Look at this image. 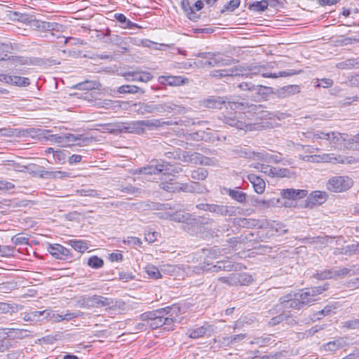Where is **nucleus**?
<instances>
[{
    "label": "nucleus",
    "mask_w": 359,
    "mask_h": 359,
    "mask_svg": "<svg viewBox=\"0 0 359 359\" xmlns=\"http://www.w3.org/2000/svg\"><path fill=\"white\" fill-rule=\"evenodd\" d=\"M327 289V285L318 286L301 290L299 292L289 293L279 299V304L266 311L269 315L277 313L278 308L294 309L300 310L306 307L317 300L316 297Z\"/></svg>",
    "instance_id": "f257e3e1"
},
{
    "label": "nucleus",
    "mask_w": 359,
    "mask_h": 359,
    "mask_svg": "<svg viewBox=\"0 0 359 359\" xmlns=\"http://www.w3.org/2000/svg\"><path fill=\"white\" fill-rule=\"evenodd\" d=\"M142 116L147 114L161 115L165 113L183 114L185 108L173 102L155 103L154 101L142 102Z\"/></svg>",
    "instance_id": "f03ea898"
},
{
    "label": "nucleus",
    "mask_w": 359,
    "mask_h": 359,
    "mask_svg": "<svg viewBox=\"0 0 359 359\" xmlns=\"http://www.w3.org/2000/svg\"><path fill=\"white\" fill-rule=\"evenodd\" d=\"M175 170L172 169V165L166 162H158L157 160L151 161L150 164L136 169L134 172L135 174H145V175H171Z\"/></svg>",
    "instance_id": "7ed1b4c3"
},
{
    "label": "nucleus",
    "mask_w": 359,
    "mask_h": 359,
    "mask_svg": "<svg viewBox=\"0 0 359 359\" xmlns=\"http://www.w3.org/2000/svg\"><path fill=\"white\" fill-rule=\"evenodd\" d=\"M353 185V180L347 176H334L329 179L327 189L332 192H342L350 189Z\"/></svg>",
    "instance_id": "20e7f679"
},
{
    "label": "nucleus",
    "mask_w": 359,
    "mask_h": 359,
    "mask_svg": "<svg viewBox=\"0 0 359 359\" xmlns=\"http://www.w3.org/2000/svg\"><path fill=\"white\" fill-rule=\"evenodd\" d=\"M50 140L60 144L62 146L68 145L71 142H74L77 140H81L83 144H88L93 141V137H84L83 135H74L71 133H65V134H55L51 135Z\"/></svg>",
    "instance_id": "39448f33"
},
{
    "label": "nucleus",
    "mask_w": 359,
    "mask_h": 359,
    "mask_svg": "<svg viewBox=\"0 0 359 359\" xmlns=\"http://www.w3.org/2000/svg\"><path fill=\"white\" fill-rule=\"evenodd\" d=\"M166 218L171 221L184 223L187 225L191 226H198L201 223L200 221V217L197 218L193 217L191 214L186 212L184 210H179L172 213H168Z\"/></svg>",
    "instance_id": "423d86ee"
},
{
    "label": "nucleus",
    "mask_w": 359,
    "mask_h": 359,
    "mask_svg": "<svg viewBox=\"0 0 359 359\" xmlns=\"http://www.w3.org/2000/svg\"><path fill=\"white\" fill-rule=\"evenodd\" d=\"M162 312L160 309L145 312L140 316V318L147 322V325L153 330L163 327V314Z\"/></svg>",
    "instance_id": "0eeeda50"
},
{
    "label": "nucleus",
    "mask_w": 359,
    "mask_h": 359,
    "mask_svg": "<svg viewBox=\"0 0 359 359\" xmlns=\"http://www.w3.org/2000/svg\"><path fill=\"white\" fill-rule=\"evenodd\" d=\"M216 327L205 322L201 326L189 330V337L196 339L202 337H210L215 332Z\"/></svg>",
    "instance_id": "6e6552de"
},
{
    "label": "nucleus",
    "mask_w": 359,
    "mask_h": 359,
    "mask_svg": "<svg viewBox=\"0 0 359 359\" xmlns=\"http://www.w3.org/2000/svg\"><path fill=\"white\" fill-rule=\"evenodd\" d=\"M47 250L53 257L58 259L67 260L73 257L69 249L57 243L50 244Z\"/></svg>",
    "instance_id": "1a4fd4ad"
},
{
    "label": "nucleus",
    "mask_w": 359,
    "mask_h": 359,
    "mask_svg": "<svg viewBox=\"0 0 359 359\" xmlns=\"http://www.w3.org/2000/svg\"><path fill=\"white\" fill-rule=\"evenodd\" d=\"M160 84L170 86H181L189 83V79L181 76L165 74L158 76Z\"/></svg>",
    "instance_id": "9d476101"
},
{
    "label": "nucleus",
    "mask_w": 359,
    "mask_h": 359,
    "mask_svg": "<svg viewBox=\"0 0 359 359\" xmlns=\"http://www.w3.org/2000/svg\"><path fill=\"white\" fill-rule=\"evenodd\" d=\"M115 130L119 132L136 134H142L145 131V129L142 128L141 121H135L121 125H117Z\"/></svg>",
    "instance_id": "9b49d317"
},
{
    "label": "nucleus",
    "mask_w": 359,
    "mask_h": 359,
    "mask_svg": "<svg viewBox=\"0 0 359 359\" xmlns=\"http://www.w3.org/2000/svg\"><path fill=\"white\" fill-rule=\"evenodd\" d=\"M264 69V66H259V67H252L250 69V70L252 71H255V74H262V76L264 78H278L279 76H281V77H283V76H293V75H296V74H298L299 73L301 72V71H295V70H293V69H288V70H286V71H281V72H279L278 74L276 73H264L263 72V69Z\"/></svg>",
    "instance_id": "f8f14e48"
},
{
    "label": "nucleus",
    "mask_w": 359,
    "mask_h": 359,
    "mask_svg": "<svg viewBox=\"0 0 359 359\" xmlns=\"http://www.w3.org/2000/svg\"><path fill=\"white\" fill-rule=\"evenodd\" d=\"M226 99L220 96H209L200 101V106L208 109H221L225 104Z\"/></svg>",
    "instance_id": "ddd939ff"
},
{
    "label": "nucleus",
    "mask_w": 359,
    "mask_h": 359,
    "mask_svg": "<svg viewBox=\"0 0 359 359\" xmlns=\"http://www.w3.org/2000/svg\"><path fill=\"white\" fill-rule=\"evenodd\" d=\"M210 212L221 216H234L236 213V208L231 205L211 203Z\"/></svg>",
    "instance_id": "4468645a"
},
{
    "label": "nucleus",
    "mask_w": 359,
    "mask_h": 359,
    "mask_svg": "<svg viewBox=\"0 0 359 359\" xmlns=\"http://www.w3.org/2000/svg\"><path fill=\"white\" fill-rule=\"evenodd\" d=\"M230 153L236 158H243L245 159H252L254 155V151H252L248 146H236L230 150Z\"/></svg>",
    "instance_id": "2eb2a0df"
},
{
    "label": "nucleus",
    "mask_w": 359,
    "mask_h": 359,
    "mask_svg": "<svg viewBox=\"0 0 359 359\" xmlns=\"http://www.w3.org/2000/svg\"><path fill=\"white\" fill-rule=\"evenodd\" d=\"M327 198V194L325 191H313L307 198V205L313 206L316 205H321L326 201Z\"/></svg>",
    "instance_id": "dca6fc26"
},
{
    "label": "nucleus",
    "mask_w": 359,
    "mask_h": 359,
    "mask_svg": "<svg viewBox=\"0 0 359 359\" xmlns=\"http://www.w3.org/2000/svg\"><path fill=\"white\" fill-rule=\"evenodd\" d=\"M93 306L94 307H112L119 306L121 304H123V302L116 301L114 304V300L110 298L104 297L100 295H93Z\"/></svg>",
    "instance_id": "f3484780"
},
{
    "label": "nucleus",
    "mask_w": 359,
    "mask_h": 359,
    "mask_svg": "<svg viewBox=\"0 0 359 359\" xmlns=\"http://www.w3.org/2000/svg\"><path fill=\"white\" fill-rule=\"evenodd\" d=\"M279 202V198H273L268 200H264L259 199V198H255L252 200L251 204L256 208L266 209L270 207H274L278 205Z\"/></svg>",
    "instance_id": "a211bd4d"
},
{
    "label": "nucleus",
    "mask_w": 359,
    "mask_h": 359,
    "mask_svg": "<svg viewBox=\"0 0 359 359\" xmlns=\"http://www.w3.org/2000/svg\"><path fill=\"white\" fill-rule=\"evenodd\" d=\"M308 191L304 189H286L281 191L284 198L297 200L304 198Z\"/></svg>",
    "instance_id": "6ab92c4d"
},
{
    "label": "nucleus",
    "mask_w": 359,
    "mask_h": 359,
    "mask_svg": "<svg viewBox=\"0 0 359 359\" xmlns=\"http://www.w3.org/2000/svg\"><path fill=\"white\" fill-rule=\"evenodd\" d=\"M200 156V153L187 151H182L178 154V158L186 163L198 164Z\"/></svg>",
    "instance_id": "aec40b11"
},
{
    "label": "nucleus",
    "mask_w": 359,
    "mask_h": 359,
    "mask_svg": "<svg viewBox=\"0 0 359 359\" xmlns=\"http://www.w3.org/2000/svg\"><path fill=\"white\" fill-rule=\"evenodd\" d=\"M48 313L46 311H32L24 313L23 320L27 322L38 323L44 320Z\"/></svg>",
    "instance_id": "412c9836"
},
{
    "label": "nucleus",
    "mask_w": 359,
    "mask_h": 359,
    "mask_svg": "<svg viewBox=\"0 0 359 359\" xmlns=\"http://www.w3.org/2000/svg\"><path fill=\"white\" fill-rule=\"evenodd\" d=\"M248 180L252 183L255 192L259 194L264 193L266 184L263 179L255 174H249Z\"/></svg>",
    "instance_id": "4be33fe9"
},
{
    "label": "nucleus",
    "mask_w": 359,
    "mask_h": 359,
    "mask_svg": "<svg viewBox=\"0 0 359 359\" xmlns=\"http://www.w3.org/2000/svg\"><path fill=\"white\" fill-rule=\"evenodd\" d=\"M223 190L225 194H228L233 200L240 203H244L246 201L247 194L238 190V188L230 189L224 187Z\"/></svg>",
    "instance_id": "5701e85b"
},
{
    "label": "nucleus",
    "mask_w": 359,
    "mask_h": 359,
    "mask_svg": "<svg viewBox=\"0 0 359 359\" xmlns=\"http://www.w3.org/2000/svg\"><path fill=\"white\" fill-rule=\"evenodd\" d=\"M223 122L232 127H235L238 129H243L245 127V123L241 121H239L236 116L235 113H230L227 115L223 116L222 118Z\"/></svg>",
    "instance_id": "b1692460"
},
{
    "label": "nucleus",
    "mask_w": 359,
    "mask_h": 359,
    "mask_svg": "<svg viewBox=\"0 0 359 359\" xmlns=\"http://www.w3.org/2000/svg\"><path fill=\"white\" fill-rule=\"evenodd\" d=\"M301 87L298 85H288L283 86L277 90L280 97H290L300 93Z\"/></svg>",
    "instance_id": "393cba45"
},
{
    "label": "nucleus",
    "mask_w": 359,
    "mask_h": 359,
    "mask_svg": "<svg viewBox=\"0 0 359 359\" xmlns=\"http://www.w3.org/2000/svg\"><path fill=\"white\" fill-rule=\"evenodd\" d=\"M179 192L184 191L189 193H203V187L198 182H191V183H180Z\"/></svg>",
    "instance_id": "a878e982"
},
{
    "label": "nucleus",
    "mask_w": 359,
    "mask_h": 359,
    "mask_svg": "<svg viewBox=\"0 0 359 359\" xmlns=\"http://www.w3.org/2000/svg\"><path fill=\"white\" fill-rule=\"evenodd\" d=\"M235 285H248L253 281L251 275L247 273H233Z\"/></svg>",
    "instance_id": "bb28decb"
},
{
    "label": "nucleus",
    "mask_w": 359,
    "mask_h": 359,
    "mask_svg": "<svg viewBox=\"0 0 359 359\" xmlns=\"http://www.w3.org/2000/svg\"><path fill=\"white\" fill-rule=\"evenodd\" d=\"M205 64L208 65V67L225 66L229 65V60L217 57L215 54L211 53V56H210L208 60H205Z\"/></svg>",
    "instance_id": "cd10ccee"
},
{
    "label": "nucleus",
    "mask_w": 359,
    "mask_h": 359,
    "mask_svg": "<svg viewBox=\"0 0 359 359\" xmlns=\"http://www.w3.org/2000/svg\"><path fill=\"white\" fill-rule=\"evenodd\" d=\"M181 8L189 20L196 21L198 18L189 0H182Z\"/></svg>",
    "instance_id": "c85d7f7f"
},
{
    "label": "nucleus",
    "mask_w": 359,
    "mask_h": 359,
    "mask_svg": "<svg viewBox=\"0 0 359 359\" xmlns=\"http://www.w3.org/2000/svg\"><path fill=\"white\" fill-rule=\"evenodd\" d=\"M72 248L79 252H84L88 249V243L86 241L72 239L67 242Z\"/></svg>",
    "instance_id": "c756f323"
},
{
    "label": "nucleus",
    "mask_w": 359,
    "mask_h": 359,
    "mask_svg": "<svg viewBox=\"0 0 359 359\" xmlns=\"http://www.w3.org/2000/svg\"><path fill=\"white\" fill-rule=\"evenodd\" d=\"M242 90L255 91L257 93L264 94L263 90H266V87L262 85H255L251 82H243L238 85Z\"/></svg>",
    "instance_id": "7c9ffc66"
},
{
    "label": "nucleus",
    "mask_w": 359,
    "mask_h": 359,
    "mask_svg": "<svg viewBox=\"0 0 359 359\" xmlns=\"http://www.w3.org/2000/svg\"><path fill=\"white\" fill-rule=\"evenodd\" d=\"M234 223L243 228L253 229L258 225L259 221L251 218H237Z\"/></svg>",
    "instance_id": "2f4dec72"
},
{
    "label": "nucleus",
    "mask_w": 359,
    "mask_h": 359,
    "mask_svg": "<svg viewBox=\"0 0 359 359\" xmlns=\"http://www.w3.org/2000/svg\"><path fill=\"white\" fill-rule=\"evenodd\" d=\"M114 18L116 19V20L121 23L122 27L124 29H133V28H139L140 26L137 25V24L133 22L130 20H128L125 15L122 13H116L114 15Z\"/></svg>",
    "instance_id": "473e14b6"
},
{
    "label": "nucleus",
    "mask_w": 359,
    "mask_h": 359,
    "mask_svg": "<svg viewBox=\"0 0 359 359\" xmlns=\"http://www.w3.org/2000/svg\"><path fill=\"white\" fill-rule=\"evenodd\" d=\"M22 305L0 302V313H13L17 312L19 310H22Z\"/></svg>",
    "instance_id": "72a5a7b5"
},
{
    "label": "nucleus",
    "mask_w": 359,
    "mask_h": 359,
    "mask_svg": "<svg viewBox=\"0 0 359 359\" xmlns=\"http://www.w3.org/2000/svg\"><path fill=\"white\" fill-rule=\"evenodd\" d=\"M117 91L121 94H125V93H130V94H135V93H140L144 94V90H142L141 88H139L134 85H123L118 88Z\"/></svg>",
    "instance_id": "f704fd0d"
},
{
    "label": "nucleus",
    "mask_w": 359,
    "mask_h": 359,
    "mask_svg": "<svg viewBox=\"0 0 359 359\" xmlns=\"http://www.w3.org/2000/svg\"><path fill=\"white\" fill-rule=\"evenodd\" d=\"M141 123L142 126V128H144L145 127L148 128L149 129H153V128H157L159 127H161L163 124L170 125V122H162L160 119H147V120H142Z\"/></svg>",
    "instance_id": "c9c22d12"
},
{
    "label": "nucleus",
    "mask_w": 359,
    "mask_h": 359,
    "mask_svg": "<svg viewBox=\"0 0 359 359\" xmlns=\"http://www.w3.org/2000/svg\"><path fill=\"white\" fill-rule=\"evenodd\" d=\"M160 311H163L162 313L163 315H166L175 319H177V317L180 314V307L177 304H172V306L160 309Z\"/></svg>",
    "instance_id": "e433bc0d"
},
{
    "label": "nucleus",
    "mask_w": 359,
    "mask_h": 359,
    "mask_svg": "<svg viewBox=\"0 0 359 359\" xmlns=\"http://www.w3.org/2000/svg\"><path fill=\"white\" fill-rule=\"evenodd\" d=\"M315 278L318 280H326L330 279L336 277L335 269H326L323 271H316L315 274L313 276Z\"/></svg>",
    "instance_id": "4c0bfd02"
},
{
    "label": "nucleus",
    "mask_w": 359,
    "mask_h": 359,
    "mask_svg": "<svg viewBox=\"0 0 359 359\" xmlns=\"http://www.w3.org/2000/svg\"><path fill=\"white\" fill-rule=\"evenodd\" d=\"M100 86V83L93 81H86L76 84L74 88L79 90H90L97 89Z\"/></svg>",
    "instance_id": "58836bf2"
},
{
    "label": "nucleus",
    "mask_w": 359,
    "mask_h": 359,
    "mask_svg": "<svg viewBox=\"0 0 359 359\" xmlns=\"http://www.w3.org/2000/svg\"><path fill=\"white\" fill-rule=\"evenodd\" d=\"M208 175V172L205 168H198L191 171V177L194 180H205Z\"/></svg>",
    "instance_id": "ea45409f"
},
{
    "label": "nucleus",
    "mask_w": 359,
    "mask_h": 359,
    "mask_svg": "<svg viewBox=\"0 0 359 359\" xmlns=\"http://www.w3.org/2000/svg\"><path fill=\"white\" fill-rule=\"evenodd\" d=\"M268 8V1L262 0L261 1H255L249 5L248 8L255 12H263Z\"/></svg>",
    "instance_id": "a19ab883"
},
{
    "label": "nucleus",
    "mask_w": 359,
    "mask_h": 359,
    "mask_svg": "<svg viewBox=\"0 0 359 359\" xmlns=\"http://www.w3.org/2000/svg\"><path fill=\"white\" fill-rule=\"evenodd\" d=\"M344 340L339 338L337 340L330 341L324 345L325 349L330 351H335L343 347Z\"/></svg>",
    "instance_id": "79ce46f5"
},
{
    "label": "nucleus",
    "mask_w": 359,
    "mask_h": 359,
    "mask_svg": "<svg viewBox=\"0 0 359 359\" xmlns=\"http://www.w3.org/2000/svg\"><path fill=\"white\" fill-rule=\"evenodd\" d=\"M87 264L93 269H98L103 266L104 260L102 258L98 257L96 255L91 256L89 257L87 262Z\"/></svg>",
    "instance_id": "37998d69"
},
{
    "label": "nucleus",
    "mask_w": 359,
    "mask_h": 359,
    "mask_svg": "<svg viewBox=\"0 0 359 359\" xmlns=\"http://www.w3.org/2000/svg\"><path fill=\"white\" fill-rule=\"evenodd\" d=\"M119 191L123 193L134 194L137 196L142 193V190L140 188L133 186L132 184H127L126 186H121L118 189Z\"/></svg>",
    "instance_id": "c03bdc74"
},
{
    "label": "nucleus",
    "mask_w": 359,
    "mask_h": 359,
    "mask_svg": "<svg viewBox=\"0 0 359 359\" xmlns=\"http://www.w3.org/2000/svg\"><path fill=\"white\" fill-rule=\"evenodd\" d=\"M179 186H180L179 182H165L161 183L160 187L163 189L165 190L168 192H179Z\"/></svg>",
    "instance_id": "a18cd8bd"
},
{
    "label": "nucleus",
    "mask_w": 359,
    "mask_h": 359,
    "mask_svg": "<svg viewBox=\"0 0 359 359\" xmlns=\"http://www.w3.org/2000/svg\"><path fill=\"white\" fill-rule=\"evenodd\" d=\"M62 25L55 22H45L43 21V31H57L61 32L62 29Z\"/></svg>",
    "instance_id": "49530a36"
},
{
    "label": "nucleus",
    "mask_w": 359,
    "mask_h": 359,
    "mask_svg": "<svg viewBox=\"0 0 359 359\" xmlns=\"http://www.w3.org/2000/svg\"><path fill=\"white\" fill-rule=\"evenodd\" d=\"M250 166L258 170L260 172H262L268 175L269 176H271V174H273V171H274V167H272L271 165L257 163L254 165H251Z\"/></svg>",
    "instance_id": "de8ad7c7"
},
{
    "label": "nucleus",
    "mask_w": 359,
    "mask_h": 359,
    "mask_svg": "<svg viewBox=\"0 0 359 359\" xmlns=\"http://www.w3.org/2000/svg\"><path fill=\"white\" fill-rule=\"evenodd\" d=\"M177 322V320L166 315H163V328L164 330L170 331L173 330L174 325Z\"/></svg>",
    "instance_id": "09e8293b"
},
{
    "label": "nucleus",
    "mask_w": 359,
    "mask_h": 359,
    "mask_svg": "<svg viewBox=\"0 0 359 359\" xmlns=\"http://www.w3.org/2000/svg\"><path fill=\"white\" fill-rule=\"evenodd\" d=\"M116 101L110 100H97L95 102V106L104 109H114L116 107Z\"/></svg>",
    "instance_id": "8fccbe9b"
},
{
    "label": "nucleus",
    "mask_w": 359,
    "mask_h": 359,
    "mask_svg": "<svg viewBox=\"0 0 359 359\" xmlns=\"http://www.w3.org/2000/svg\"><path fill=\"white\" fill-rule=\"evenodd\" d=\"M30 84L29 79L27 77H22L19 76H13L11 85L17 86L19 87H26Z\"/></svg>",
    "instance_id": "3c124183"
},
{
    "label": "nucleus",
    "mask_w": 359,
    "mask_h": 359,
    "mask_svg": "<svg viewBox=\"0 0 359 359\" xmlns=\"http://www.w3.org/2000/svg\"><path fill=\"white\" fill-rule=\"evenodd\" d=\"M223 271H239L242 269L241 264L232 263L229 260L224 261L222 266Z\"/></svg>",
    "instance_id": "603ef678"
},
{
    "label": "nucleus",
    "mask_w": 359,
    "mask_h": 359,
    "mask_svg": "<svg viewBox=\"0 0 359 359\" xmlns=\"http://www.w3.org/2000/svg\"><path fill=\"white\" fill-rule=\"evenodd\" d=\"M145 272L147 273L149 278H154V279H158L161 277V274L158 269L157 267H156L154 265H148L145 267Z\"/></svg>",
    "instance_id": "864d4df0"
},
{
    "label": "nucleus",
    "mask_w": 359,
    "mask_h": 359,
    "mask_svg": "<svg viewBox=\"0 0 359 359\" xmlns=\"http://www.w3.org/2000/svg\"><path fill=\"white\" fill-rule=\"evenodd\" d=\"M77 305L81 308H91L94 307L93 296L83 297L77 301Z\"/></svg>",
    "instance_id": "5fc2aeb1"
},
{
    "label": "nucleus",
    "mask_w": 359,
    "mask_h": 359,
    "mask_svg": "<svg viewBox=\"0 0 359 359\" xmlns=\"http://www.w3.org/2000/svg\"><path fill=\"white\" fill-rule=\"evenodd\" d=\"M29 238L22 236V233H18L11 238V242L15 245H23L28 244Z\"/></svg>",
    "instance_id": "6e6d98bb"
},
{
    "label": "nucleus",
    "mask_w": 359,
    "mask_h": 359,
    "mask_svg": "<svg viewBox=\"0 0 359 359\" xmlns=\"http://www.w3.org/2000/svg\"><path fill=\"white\" fill-rule=\"evenodd\" d=\"M241 0H231L224 8L221 10L220 13H224L226 11L233 12L240 5Z\"/></svg>",
    "instance_id": "4d7b16f0"
},
{
    "label": "nucleus",
    "mask_w": 359,
    "mask_h": 359,
    "mask_svg": "<svg viewBox=\"0 0 359 359\" xmlns=\"http://www.w3.org/2000/svg\"><path fill=\"white\" fill-rule=\"evenodd\" d=\"M80 194L81 196H84L107 198V197L102 196V191H98L94 189H81L80 190Z\"/></svg>",
    "instance_id": "13d9d810"
},
{
    "label": "nucleus",
    "mask_w": 359,
    "mask_h": 359,
    "mask_svg": "<svg viewBox=\"0 0 359 359\" xmlns=\"http://www.w3.org/2000/svg\"><path fill=\"white\" fill-rule=\"evenodd\" d=\"M313 137L314 139L318 140H330V133H324L320 130H317L316 132H309L307 137Z\"/></svg>",
    "instance_id": "bf43d9fd"
},
{
    "label": "nucleus",
    "mask_w": 359,
    "mask_h": 359,
    "mask_svg": "<svg viewBox=\"0 0 359 359\" xmlns=\"http://www.w3.org/2000/svg\"><path fill=\"white\" fill-rule=\"evenodd\" d=\"M338 42L341 46H348L356 43L359 42V36L355 35L353 36L344 37L341 39L339 40Z\"/></svg>",
    "instance_id": "052dcab7"
},
{
    "label": "nucleus",
    "mask_w": 359,
    "mask_h": 359,
    "mask_svg": "<svg viewBox=\"0 0 359 359\" xmlns=\"http://www.w3.org/2000/svg\"><path fill=\"white\" fill-rule=\"evenodd\" d=\"M15 248L11 245H1L0 256L2 257H9L14 255Z\"/></svg>",
    "instance_id": "680f3d73"
},
{
    "label": "nucleus",
    "mask_w": 359,
    "mask_h": 359,
    "mask_svg": "<svg viewBox=\"0 0 359 359\" xmlns=\"http://www.w3.org/2000/svg\"><path fill=\"white\" fill-rule=\"evenodd\" d=\"M45 311H46V312L48 313V315H47V317H44V320H49L50 321H52L53 323L62 321V315L53 313L50 309H46Z\"/></svg>",
    "instance_id": "e2e57ef3"
},
{
    "label": "nucleus",
    "mask_w": 359,
    "mask_h": 359,
    "mask_svg": "<svg viewBox=\"0 0 359 359\" xmlns=\"http://www.w3.org/2000/svg\"><path fill=\"white\" fill-rule=\"evenodd\" d=\"M334 83L332 79H317L316 82H314L315 87H323V88H329L331 87Z\"/></svg>",
    "instance_id": "0e129e2a"
},
{
    "label": "nucleus",
    "mask_w": 359,
    "mask_h": 359,
    "mask_svg": "<svg viewBox=\"0 0 359 359\" xmlns=\"http://www.w3.org/2000/svg\"><path fill=\"white\" fill-rule=\"evenodd\" d=\"M273 174H271V177H289L290 172L287 168H278L274 167V171H273Z\"/></svg>",
    "instance_id": "69168bd1"
},
{
    "label": "nucleus",
    "mask_w": 359,
    "mask_h": 359,
    "mask_svg": "<svg viewBox=\"0 0 359 359\" xmlns=\"http://www.w3.org/2000/svg\"><path fill=\"white\" fill-rule=\"evenodd\" d=\"M217 160L214 158H209L205 156L204 155L201 154L200 161L198 164L203 165L212 166L215 165Z\"/></svg>",
    "instance_id": "338daca9"
},
{
    "label": "nucleus",
    "mask_w": 359,
    "mask_h": 359,
    "mask_svg": "<svg viewBox=\"0 0 359 359\" xmlns=\"http://www.w3.org/2000/svg\"><path fill=\"white\" fill-rule=\"evenodd\" d=\"M66 152L69 153L66 151H55L53 154V158L57 163H64L66 158Z\"/></svg>",
    "instance_id": "774afa93"
}]
</instances>
